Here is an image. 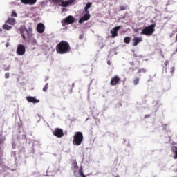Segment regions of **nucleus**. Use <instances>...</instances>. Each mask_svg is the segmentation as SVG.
<instances>
[{"instance_id": "nucleus-1", "label": "nucleus", "mask_w": 177, "mask_h": 177, "mask_svg": "<svg viewBox=\"0 0 177 177\" xmlns=\"http://www.w3.org/2000/svg\"><path fill=\"white\" fill-rule=\"evenodd\" d=\"M70 50L69 44L64 40L61 41L56 46L57 53L61 55L68 53Z\"/></svg>"}, {"instance_id": "nucleus-2", "label": "nucleus", "mask_w": 177, "mask_h": 177, "mask_svg": "<svg viewBox=\"0 0 177 177\" xmlns=\"http://www.w3.org/2000/svg\"><path fill=\"white\" fill-rule=\"evenodd\" d=\"M84 141V135L82 132L78 131L75 133L73 136V145L75 146H80Z\"/></svg>"}, {"instance_id": "nucleus-3", "label": "nucleus", "mask_w": 177, "mask_h": 177, "mask_svg": "<svg viewBox=\"0 0 177 177\" xmlns=\"http://www.w3.org/2000/svg\"><path fill=\"white\" fill-rule=\"evenodd\" d=\"M21 36L24 41L32 38V27H28V28H25L24 30H20Z\"/></svg>"}, {"instance_id": "nucleus-4", "label": "nucleus", "mask_w": 177, "mask_h": 177, "mask_svg": "<svg viewBox=\"0 0 177 177\" xmlns=\"http://www.w3.org/2000/svg\"><path fill=\"white\" fill-rule=\"evenodd\" d=\"M155 27H156V24H152L149 25L148 27H146L143 29L142 31H141L140 35H144L147 37H150L155 32Z\"/></svg>"}, {"instance_id": "nucleus-5", "label": "nucleus", "mask_w": 177, "mask_h": 177, "mask_svg": "<svg viewBox=\"0 0 177 177\" xmlns=\"http://www.w3.org/2000/svg\"><path fill=\"white\" fill-rule=\"evenodd\" d=\"M120 82H121V78L119 77L118 75H115L111 78L110 84L111 86H114L118 85V84H120Z\"/></svg>"}, {"instance_id": "nucleus-6", "label": "nucleus", "mask_w": 177, "mask_h": 177, "mask_svg": "<svg viewBox=\"0 0 177 177\" xmlns=\"http://www.w3.org/2000/svg\"><path fill=\"white\" fill-rule=\"evenodd\" d=\"M75 22V18L73 16L70 15L66 17V19L62 20V24L68 25L72 24Z\"/></svg>"}, {"instance_id": "nucleus-7", "label": "nucleus", "mask_w": 177, "mask_h": 177, "mask_svg": "<svg viewBox=\"0 0 177 177\" xmlns=\"http://www.w3.org/2000/svg\"><path fill=\"white\" fill-rule=\"evenodd\" d=\"M53 133V136H56L58 138H61L64 136L63 130L61 129L60 128L55 129Z\"/></svg>"}, {"instance_id": "nucleus-8", "label": "nucleus", "mask_w": 177, "mask_h": 177, "mask_svg": "<svg viewBox=\"0 0 177 177\" xmlns=\"http://www.w3.org/2000/svg\"><path fill=\"white\" fill-rule=\"evenodd\" d=\"M17 53L19 56L24 55L26 53V47L23 44H19L17 46Z\"/></svg>"}, {"instance_id": "nucleus-9", "label": "nucleus", "mask_w": 177, "mask_h": 177, "mask_svg": "<svg viewBox=\"0 0 177 177\" xmlns=\"http://www.w3.org/2000/svg\"><path fill=\"white\" fill-rule=\"evenodd\" d=\"M26 100L28 102L33 103V104H38L40 102L39 99H36V97H33V96L26 97Z\"/></svg>"}, {"instance_id": "nucleus-10", "label": "nucleus", "mask_w": 177, "mask_h": 177, "mask_svg": "<svg viewBox=\"0 0 177 177\" xmlns=\"http://www.w3.org/2000/svg\"><path fill=\"white\" fill-rule=\"evenodd\" d=\"M120 30V26L114 27L111 30V37L115 38L118 36V30Z\"/></svg>"}, {"instance_id": "nucleus-11", "label": "nucleus", "mask_w": 177, "mask_h": 177, "mask_svg": "<svg viewBox=\"0 0 177 177\" xmlns=\"http://www.w3.org/2000/svg\"><path fill=\"white\" fill-rule=\"evenodd\" d=\"M91 17V15L89 13H85L84 15H83V17L79 19L78 23L79 24H82L84 23L86 21H88V19Z\"/></svg>"}, {"instance_id": "nucleus-12", "label": "nucleus", "mask_w": 177, "mask_h": 177, "mask_svg": "<svg viewBox=\"0 0 177 177\" xmlns=\"http://www.w3.org/2000/svg\"><path fill=\"white\" fill-rule=\"evenodd\" d=\"M141 42H142V37H134L132 39V46H138Z\"/></svg>"}, {"instance_id": "nucleus-13", "label": "nucleus", "mask_w": 177, "mask_h": 177, "mask_svg": "<svg viewBox=\"0 0 177 177\" xmlns=\"http://www.w3.org/2000/svg\"><path fill=\"white\" fill-rule=\"evenodd\" d=\"M37 32H39L40 34H42L43 32H44V30H45L44 24L42 23L38 24L37 26Z\"/></svg>"}, {"instance_id": "nucleus-14", "label": "nucleus", "mask_w": 177, "mask_h": 177, "mask_svg": "<svg viewBox=\"0 0 177 177\" xmlns=\"http://www.w3.org/2000/svg\"><path fill=\"white\" fill-rule=\"evenodd\" d=\"M73 1L72 0H68L64 1V0H61L60 4H58L59 6H61L62 7H68L69 5H71Z\"/></svg>"}, {"instance_id": "nucleus-15", "label": "nucleus", "mask_w": 177, "mask_h": 177, "mask_svg": "<svg viewBox=\"0 0 177 177\" xmlns=\"http://www.w3.org/2000/svg\"><path fill=\"white\" fill-rule=\"evenodd\" d=\"M21 3L24 5H35L37 0H21Z\"/></svg>"}, {"instance_id": "nucleus-16", "label": "nucleus", "mask_w": 177, "mask_h": 177, "mask_svg": "<svg viewBox=\"0 0 177 177\" xmlns=\"http://www.w3.org/2000/svg\"><path fill=\"white\" fill-rule=\"evenodd\" d=\"M25 41L30 43L32 46L38 45V42L37 41L36 39L34 37H31L28 39H26Z\"/></svg>"}, {"instance_id": "nucleus-17", "label": "nucleus", "mask_w": 177, "mask_h": 177, "mask_svg": "<svg viewBox=\"0 0 177 177\" xmlns=\"http://www.w3.org/2000/svg\"><path fill=\"white\" fill-rule=\"evenodd\" d=\"M16 20L15 18H8V20H6L5 24L14 26L15 24Z\"/></svg>"}, {"instance_id": "nucleus-18", "label": "nucleus", "mask_w": 177, "mask_h": 177, "mask_svg": "<svg viewBox=\"0 0 177 177\" xmlns=\"http://www.w3.org/2000/svg\"><path fill=\"white\" fill-rule=\"evenodd\" d=\"M93 3H87L84 8V10L86 13H89L88 9L92 6Z\"/></svg>"}, {"instance_id": "nucleus-19", "label": "nucleus", "mask_w": 177, "mask_h": 177, "mask_svg": "<svg viewBox=\"0 0 177 177\" xmlns=\"http://www.w3.org/2000/svg\"><path fill=\"white\" fill-rule=\"evenodd\" d=\"M12 29V27L10 26L9 25H8L7 24H5L3 26V30H10Z\"/></svg>"}, {"instance_id": "nucleus-20", "label": "nucleus", "mask_w": 177, "mask_h": 177, "mask_svg": "<svg viewBox=\"0 0 177 177\" xmlns=\"http://www.w3.org/2000/svg\"><path fill=\"white\" fill-rule=\"evenodd\" d=\"M147 73V69L146 68H139L138 69V72H137V73L138 74H141V73Z\"/></svg>"}, {"instance_id": "nucleus-21", "label": "nucleus", "mask_w": 177, "mask_h": 177, "mask_svg": "<svg viewBox=\"0 0 177 177\" xmlns=\"http://www.w3.org/2000/svg\"><path fill=\"white\" fill-rule=\"evenodd\" d=\"M131 41V37H126L124 38V43L129 44Z\"/></svg>"}, {"instance_id": "nucleus-22", "label": "nucleus", "mask_w": 177, "mask_h": 177, "mask_svg": "<svg viewBox=\"0 0 177 177\" xmlns=\"http://www.w3.org/2000/svg\"><path fill=\"white\" fill-rule=\"evenodd\" d=\"M139 81H140V78L139 77H136L134 79V80H133V84L135 86H137L139 84Z\"/></svg>"}, {"instance_id": "nucleus-23", "label": "nucleus", "mask_w": 177, "mask_h": 177, "mask_svg": "<svg viewBox=\"0 0 177 177\" xmlns=\"http://www.w3.org/2000/svg\"><path fill=\"white\" fill-rule=\"evenodd\" d=\"M79 176H80L81 177H86V175L84 174L82 167L80 168V169H79Z\"/></svg>"}, {"instance_id": "nucleus-24", "label": "nucleus", "mask_w": 177, "mask_h": 177, "mask_svg": "<svg viewBox=\"0 0 177 177\" xmlns=\"http://www.w3.org/2000/svg\"><path fill=\"white\" fill-rule=\"evenodd\" d=\"M49 2L54 3L55 4L59 5L61 0H48Z\"/></svg>"}, {"instance_id": "nucleus-25", "label": "nucleus", "mask_w": 177, "mask_h": 177, "mask_svg": "<svg viewBox=\"0 0 177 177\" xmlns=\"http://www.w3.org/2000/svg\"><path fill=\"white\" fill-rule=\"evenodd\" d=\"M48 88V83H46L45 86L44 87V88L42 89V91H44V92H46Z\"/></svg>"}, {"instance_id": "nucleus-26", "label": "nucleus", "mask_w": 177, "mask_h": 177, "mask_svg": "<svg viewBox=\"0 0 177 177\" xmlns=\"http://www.w3.org/2000/svg\"><path fill=\"white\" fill-rule=\"evenodd\" d=\"M126 10H127V6H122L120 7V11H124Z\"/></svg>"}, {"instance_id": "nucleus-27", "label": "nucleus", "mask_w": 177, "mask_h": 177, "mask_svg": "<svg viewBox=\"0 0 177 177\" xmlns=\"http://www.w3.org/2000/svg\"><path fill=\"white\" fill-rule=\"evenodd\" d=\"M11 17H17V13H16L15 11H12Z\"/></svg>"}, {"instance_id": "nucleus-28", "label": "nucleus", "mask_w": 177, "mask_h": 177, "mask_svg": "<svg viewBox=\"0 0 177 177\" xmlns=\"http://www.w3.org/2000/svg\"><path fill=\"white\" fill-rule=\"evenodd\" d=\"M10 77V73H5V78L6 79H9Z\"/></svg>"}, {"instance_id": "nucleus-29", "label": "nucleus", "mask_w": 177, "mask_h": 177, "mask_svg": "<svg viewBox=\"0 0 177 177\" xmlns=\"http://www.w3.org/2000/svg\"><path fill=\"white\" fill-rule=\"evenodd\" d=\"M3 156V150H2V147H0V158H1Z\"/></svg>"}, {"instance_id": "nucleus-30", "label": "nucleus", "mask_w": 177, "mask_h": 177, "mask_svg": "<svg viewBox=\"0 0 177 177\" xmlns=\"http://www.w3.org/2000/svg\"><path fill=\"white\" fill-rule=\"evenodd\" d=\"M174 71H175V68L174 67L170 68V73L171 74H174Z\"/></svg>"}, {"instance_id": "nucleus-31", "label": "nucleus", "mask_w": 177, "mask_h": 177, "mask_svg": "<svg viewBox=\"0 0 177 177\" xmlns=\"http://www.w3.org/2000/svg\"><path fill=\"white\" fill-rule=\"evenodd\" d=\"M168 64H169V61H165V66H167Z\"/></svg>"}, {"instance_id": "nucleus-32", "label": "nucleus", "mask_w": 177, "mask_h": 177, "mask_svg": "<svg viewBox=\"0 0 177 177\" xmlns=\"http://www.w3.org/2000/svg\"><path fill=\"white\" fill-rule=\"evenodd\" d=\"M84 39V35H80V36H79V39Z\"/></svg>"}, {"instance_id": "nucleus-33", "label": "nucleus", "mask_w": 177, "mask_h": 177, "mask_svg": "<svg viewBox=\"0 0 177 177\" xmlns=\"http://www.w3.org/2000/svg\"><path fill=\"white\" fill-rule=\"evenodd\" d=\"M74 168L75 169H77L78 168L77 163H75Z\"/></svg>"}, {"instance_id": "nucleus-34", "label": "nucleus", "mask_w": 177, "mask_h": 177, "mask_svg": "<svg viewBox=\"0 0 177 177\" xmlns=\"http://www.w3.org/2000/svg\"><path fill=\"white\" fill-rule=\"evenodd\" d=\"M130 64H131V66H134L135 65L134 62H131Z\"/></svg>"}, {"instance_id": "nucleus-35", "label": "nucleus", "mask_w": 177, "mask_h": 177, "mask_svg": "<svg viewBox=\"0 0 177 177\" xmlns=\"http://www.w3.org/2000/svg\"><path fill=\"white\" fill-rule=\"evenodd\" d=\"M174 154L176 155V157L177 158V150L176 151H174Z\"/></svg>"}, {"instance_id": "nucleus-36", "label": "nucleus", "mask_w": 177, "mask_h": 177, "mask_svg": "<svg viewBox=\"0 0 177 177\" xmlns=\"http://www.w3.org/2000/svg\"><path fill=\"white\" fill-rule=\"evenodd\" d=\"M107 64L110 66L111 65V62L110 61H107Z\"/></svg>"}, {"instance_id": "nucleus-37", "label": "nucleus", "mask_w": 177, "mask_h": 177, "mask_svg": "<svg viewBox=\"0 0 177 177\" xmlns=\"http://www.w3.org/2000/svg\"><path fill=\"white\" fill-rule=\"evenodd\" d=\"M150 117V115H145V118H149Z\"/></svg>"}, {"instance_id": "nucleus-38", "label": "nucleus", "mask_w": 177, "mask_h": 177, "mask_svg": "<svg viewBox=\"0 0 177 177\" xmlns=\"http://www.w3.org/2000/svg\"><path fill=\"white\" fill-rule=\"evenodd\" d=\"M9 46V44H6V47Z\"/></svg>"}, {"instance_id": "nucleus-39", "label": "nucleus", "mask_w": 177, "mask_h": 177, "mask_svg": "<svg viewBox=\"0 0 177 177\" xmlns=\"http://www.w3.org/2000/svg\"><path fill=\"white\" fill-rule=\"evenodd\" d=\"M138 31V29H136V30H135V32H137Z\"/></svg>"}, {"instance_id": "nucleus-40", "label": "nucleus", "mask_w": 177, "mask_h": 177, "mask_svg": "<svg viewBox=\"0 0 177 177\" xmlns=\"http://www.w3.org/2000/svg\"><path fill=\"white\" fill-rule=\"evenodd\" d=\"M176 41L177 42V34H176Z\"/></svg>"}, {"instance_id": "nucleus-41", "label": "nucleus", "mask_w": 177, "mask_h": 177, "mask_svg": "<svg viewBox=\"0 0 177 177\" xmlns=\"http://www.w3.org/2000/svg\"><path fill=\"white\" fill-rule=\"evenodd\" d=\"M134 57H137V55H136V54H134Z\"/></svg>"}, {"instance_id": "nucleus-42", "label": "nucleus", "mask_w": 177, "mask_h": 177, "mask_svg": "<svg viewBox=\"0 0 177 177\" xmlns=\"http://www.w3.org/2000/svg\"><path fill=\"white\" fill-rule=\"evenodd\" d=\"M2 32V29L0 28V32Z\"/></svg>"}, {"instance_id": "nucleus-43", "label": "nucleus", "mask_w": 177, "mask_h": 177, "mask_svg": "<svg viewBox=\"0 0 177 177\" xmlns=\"http://www.w3.org/2000/svg\"><path fill=\"white\" fill-rule=\"evenodd\" d=\"M171 151H174V148L171 149Z\"/></svg>"}, {"instance_id": "nucleus-44", "label": "nucleus", "mask_w": 177, "mask_h": 177, "mask_svg": "<svg viewBox=\"0 0 177 177\" xmlns=\"http://www.w3.org/2000/svg\"><path fill=\"white\" fill-rule=\"evenodd\" d=\"M74 86V84H73V87Z\"/></svg>"}, {"instance_id": "nucleus-45", "label": "nucleus", "mask_w": 177, "mask_h": 177, "mask_svg": "<svg viewBox=\"0 0 177 177\" xmlns=\"http://www.w3.org/2000/svg\"><path fill=\"white\" fill-rule=\"evenodd\" d=\"M176 52H177V48H176Z\"/></svg>"}]
</instances>
